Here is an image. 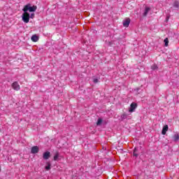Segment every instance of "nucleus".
Segmentation results:
<instances>
[{
	"instance_id": "nucleus-18",
	"label": "nucleus",
	"mask_w": 179,
	"mask_h": 179,
	"mask_svg": "<svg viewBox=\"0 0 179 179\" xmlns=\"http://www.w3.org/2000/svg\"><path fill=\"white\" fill-rule=\"evenodd\" d=\"M102 122H103V120L101 118H99L96 122V125H101Z\"/></svg>"
},
{
	"instance_id": "nucleus-3",
	"label": "nucleus",
	"mask_w": 179,
	"mask_h": 179,
	"mask_svg": "<svg viewBox=\"0 0 179 179\" xmlns=\"http://www.w3.org/2000/svg\"><path fill=\"white\" fill-rule=\"evenodd\" d=\"M38 152H40V148L37 145H34L31 148V153H32V155H36L38 153Z\"/></svg>"
},
{
	"instance_id": "nucleus-14",
	"label": "nucleus",
	"mask_w": 179,
	"mask_h": 179,
	"mask_svg": "<svg viewBox=\"0 0 179 179\" xmlns=\"http://www.w3.org/2000/svg\"><path fill=\"white\" fill-rule=\"evenodd\" d=\"M137 153H138V148H135L134 150V156H135V157H138L139 156V155H138Z\"/></svg>"
},
{
	"instance_id": "nucleus-21",
	"label": "nucleus",
	"mask_w": 179,
	"mask_h": 179,
	"mask_svg": "<svg viewBox=\"0 0 179 179\" xmlns=\"http://www.w3.org/2000/svg\"><path fill=\"white\" fill-rule=\"evenodd\" d=\"M29 17H31V19H34V13H31V15H29Z\"/></svg>"
},
{
	"instance_id": "nucleus-16",
	"label": "nucleus",
	"mask_w": 179,
	"mask_h": 179,
	"mask_svg": "<svg viewBox=\"0 0 179 179\" xmlns=\"http://www.w3.org/2000/svg\"><path fill=\"white\" fill-rule=\"evenodd\" d=\"M45 170H47L48 171H50V170H51V164L48 163V166H46L45 167Z\"/></svg>"
},
{
	"instance_id": "nucleus-20",
	"label": "nucleus",
	"mask_w": 179,
	"mask_h": 179,
	"mask_svg": "<svg viewBox=\"0 0 179 179\" xmlns=\"http://www.w3.org/2000/svg\"><path fill=\"white\" fill-rule=\"evenodd\" d=\"M93 82H94V83H99V79L94 78V79L93 80Z\"/></svg>"
},
{
	"instance_id": "nucleus-1",
	"label": "nucleus",
	"mask_w": 179,
	"mask_h": 179,
	"mask_svg": "<svg viewBox=\"0 0 179 179\" xmlns=\"http://www.w3.org/2000/svg\"><path fill=\"white\" fill-rule=\"evenodd\" d=\"M23 12H36L37 10V6H31V4L28 3L26 6H24V8L22 9Z\"/></svg>"
},
{
	"instance_id": "nucleus-6",
	"label": "nucleus",
	"mask_w": 179,
	"mask_h": 179,
	"mask_svg": "<svg viewBox=\"0 0 179 179\" xmlns=\"http://www.w3.org/2000/svg\"><path fill=\"white\" fill-rule=\"evenodd\" d=\"M12 87L14 90H20V85H19V83L16 81L12 84Z\"/></svg>"
},
{
	"instance_id": "nucleus-4",
	"label": "nucleus",
	"mask_w": 179,
	"mask_h": 179,
	"mask_svg": "<svg viewBox=\"0 0 179 179\" xmlns=\"http://www.w3.org/2000/svg\"><path fill=\"white\" fill-rule=\"evenodd\" d=\"M138 107V104L136 103H131L130 105V108L129 109V113H134L135 111V109Z\"/></svg>"
},
{
	"instance_id": "nucleus-23",
	"label": "nucleus",
	"mask_w": 179,
	"mask_h": 179,
	"mask_svg": "<svg viewBox=\"0 0 179 179\" xmlns=\"http://www.w3.org/2000/svg\"><path fill=\"white\" fill-rule=\"evenodd\" d=\"M0 173H1V166H0Z\"/></svg>"
},
{
	"instance_id": "nucleus-12",
	"label": "nucleus",
	"mask_w": 179,
	"mask_h": 179,
	"mask_svg": "<svg viewBox=\"0 0 179 179\" xmlns=\"http://www.w3.org/2000/svg\"><path fill=\"white\" fill-rule=\"evenodd\" d=\"M173 8H175V9L178 10V8H179V1H174L173 4Z\"/></svg>"
},
{
	"instance_id": "nucleus-8",
	"label": "nucleus",
	"mask_w": 179,
	"mask_h": 179,
	"mask_svg": "<svg viewBox=\"0 0 179 179\" xmlns=\"http://www.w3.org/2000/svg\"><path fill=\"white\" fill-rule=\"evenodd\" d=\"M167 131H169V125L166 124L163 127L162 134V135H166Z\"/></svg>"
},
{
	"instance_id": "nucleus-19",
	"label": "nucleus",
	"mask_w": 179,
	"mask_h": 179,
	"mask_svg": "<svg viewBox=\"0 0 179 179\" xmlns=\"http://www.w3.org/2000/svg\"><path fill=\"white\" fill-rule=\"evenodd\" d=\"M164 42L165 43V47H167L169 45V38H166Z\"/></svg>"
},
{
	"instance_id": "nucleus-9",
	"label": "nucleus",
	"mask_w": 179,
	"mask_h": 179,
	"mask_svg": "<svg viewBox=\"0 0 179 179\" xmlns=\"http://www.w3.org/2000/svg\"><path fill=\"white\" fill-rule=\"evenodd\" d=\"M53 160H54L55 162H59V152H56L55 153V156H54V157H53Z\"/></svg>"
},
{
	"instance_id": "nucleus-5",
	"label": "nucleus",
	"mask_w": 179,
	"mask_h": 179,
	"mask_svg": "<svg viewBox=\"0 0 179 179\" xmlns=\"http://www.w3.org/2000/svg\"><path fill=\"white\" fill-rule=\"evenodd\" d=\"M50 157H51V152H50L49 151H46L43 153V159L44 160H48Z\"/></svg>"
},
{
	"instance_id": "nucleus-11",
	"label": "nucleus",
	"mask_w": 179,
	"mask_h": 179,
	"mask_svg": "<svg viewBox=\"0 0 179 179\" xmlns=\"http://www.w3.org/2000/svg\"><path fill=\"white\" fill-rule=\"evenodd\" d=\"M31 40L34 41V43H37V41H38V36L37 35H33Z\"/></svg>"
},
{
	"instance_id": "nucleus-17",
	"label": "nucleus",
	"mask_w": 179,
	"mask_h": 179,
	"mask_svg": "<svg viewBox=\"0 0 179 179\" xmlns=\"http://www.w3.org/2000/svg\"><path fill=\"white\" fill-rule=\"evenodd\" d=\"M127 117H128V115L125 113H124L121 115V119L122 120H127Z\"/></svg>"
},
{
	"instance_id": "nucleus-2",
	"label": "nucleus",
	"mask_w": 179,
	"mask_h": 179,
	"mask_svg": "<svg viewBox=\"0 0 179 179\" xmlns=\"http://www.w3.org/2000/svg\"><path fill=\"white\" fill-rule=\"evenodd\" d=\"M22 19L24 23H29L30 21V13L28 12H24V13L22 15Z\"/></svg>"
},
{
	"instance_id": "nucleus-7",
	"label": "nucleus",
	"mask_w": 179,
	"mask_h": 179,
	"mask_svg": "<svg viewBox=\"0 0 179 179\" xmlns=\"http://www.w3.org/2000/svg\"><path fill=\"white\" fill-rule=\"evenodd\" d=\"M130 23H131V19L127 18L125 20L123 21L124 27H128Z\"/></svg>"
},
{
	"instance_id": "nucleus-15",
	"label": "nucleus",
	"mask_w": 179,
	"mask_h": 179,
	"mask_svg": "<svg viewBox=\"0 0 179 179\" xmlns=\"http://www.w3.org/2000/svg\"><path fill=\"white\" fill-rule=\"evenodd\" d=\"M151 69H152V71H157V69H159V67L157 66V64H153L151 66Z\"/></svg>"
},
{
	"instance_id": "nucleus-13",
	"label": "nucleus",
	"mask_w": 179,
	"mask_h": 179,
	"mask_svg": "<svg viewBox=\"0 0 179 179\" xmlns=\"http://www.w3.org/2000/svg\"><path fill=\"white\" fill-rule=\"evenodd\" d=\"M178 139H179L178 134H174V136H173V141H174V142H178Z\"/></svg>"
},
{
	"instance_id": "nucleus-22",
	"label": "nucleus",
	"mask_w": 179,
	"mask_h": 179,
	"mask_svg": "<svg viewBox=\"0 0 179 179\" xmlns=\"http://www.w3.org/2000/svg\"><path fill=\"white\" fill-rule=\"evenodd\" d=\"M139 90H140L139 88H137V89H136V91H137V92H139Z\"/></svg>"
},
{
	"instance_id": "nucleus-10",
	"label": "nucleus",
	"mask_w": 179,
	"mask_h": 179,
	"mask_svg": "<svg viewBox=\"0 0 179 179\" xmlns=\"http://www.w3.org/2000/svg\"><path fill=\"white\" fill-rule=\"evenodd\" d=\"M150 12V7H145L144 13H143V16H148V14Z\"/></svg>"
}]
</instances>
